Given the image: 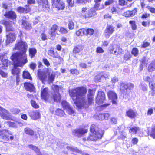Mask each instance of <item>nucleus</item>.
Returning a JSON list of instances; mask_svg holds the SVG:
<instances>
[{
    "mask_svg": "<svg viewBox=\"0 0 155 155\" xmlns=\"http://www.w3.org/2000/svg\"><path fill=\"white\" fill-rule=\"evenodd\" d=\"M87 88L84 87H78L69 91V94L74 104L79 108H87L92 103L94 92L89 89L87 95V100L86 97Z\"/></svg>",
    "mask_w": 155,
    "mask_h": 155,
    "instance_id": "f257e3e1",
    "label": "nucleus"
},
{
    "mask_svg": "<svg viewBox=\"0 0 155 155\" xmlns=\"http://www.w3.org/2000/svg\"><path fill=\"white\" fill-rule=\"evenodd\" d=\"M27 48V45L25 42L21 41L15 44L14 49L21 50L22 52H16L13 54L11 57L14 66V68L12 71L13 74L18 75L20 72L19 69L16 67H22L28 62L26 54Z\"/></svg>",
    "mask_w": 155,
    "mask_h": 155,
    "instance_id": "f03ea898",
    "label": "nucleus"
},
{
    "mask_svg": "<svg viewBox=\"0 0 155 155\" xmlns=\"http://www.w3.org/2000/svg\"><path fill=\"white\" fill-rule=\"evenodd\" d=\"M102 134L99 131H96L95 126L93 124L90 127V134L87 138L88 140L95 141L101 139L102 136Z\"/></svg>",
    "mask_w": 155,
    "mask_h": 155,
    "instance_id": "7ed1b4c3",
    "label": "nucleus"
},
{
    "mask_svg": "<svg viewBox=\"0 0 155 155\" xmlns=\"http://www.w3.org/2000/svg\"><path fill=\"white\" fill-rule=\"evenodd\" d=\"M95 13L94 9L91 8L88 9L86 7H83L81 9V15L85 18L92 17Z\"/></svg>",
    "mask_w": 155,
    "mask_h": 155,
    "instance_id": "20e7f679",
    "label": "nucleus"
},
{
    "mask_svg": "<svg viewBox=\"0 0 155 155\" xmlns=\"http://www.w3.org/2000/svg\"><path fill=\"white\" fill-rule=\"evenodd\" d=\"M109 49L111 53L117 55H120L124 52V50L116 45L110 47Z\"/></svg>",
    "mask_w": 155,
    "mask_h": 155,
    "instance_id": "39448f33",
    "label": "nucleus"
},
{
    "mask_svg": "<svg viewBox=\"0 0 155 155\" xmlns=\"http://www.w3.org/2000/svg\"><path fill=\"white\" fill-rule=\"evenodd\" d=\"M61 87L58 86L56 85H53L52 86V88L54 92L56 93L53 94L52 98L54 101L55 102H58L61 99V97L59 93H58V91L59 88H61Z\"/></svg>",
    "mask_w": 155,
    "mask_h": 155,
    "instance_id": "423d86ee",
    "label": "nucleus"
},
{
    "mask_svg": "<svg viewBox=\"0 0 155 155\" xmlns=\"http://www.w3.org/2000/svg\"><path fill=\"white\" fill-rule=\"evenodd\" d=\"M52 6L58 10H63L65 8L64 3L61 0H51Z\"/></svg>",
    "mask_w": 155,
    "mask_h": 155,
    "instance_id": "0eeeda50",
    "label": "nucleus"
},
{
    "mask_svg": "<svg viewBox=\"0 0 155 155\" xmlns=\"http://www.w3.org/2000/svg\"><path fill=\"white\" fill-rule=\"evenodd\" d=\"M61 105L63 108L66 110L67 113L70 115H74V111L70 106L68 103L65 101H63L61 103Z\"/></svg>",
    "mask_w": 155,
    "mask_h": 155,
    "instance_id": "6e6552de",
    "label": "nucleus"
},
{
    "mask_svg": "<svg viewBox=\"0 0 155 155\" xmlns=\"http://www.w3.org/2000/svg\"><path fill=\"white\" fill-rule=\"evenodd\" d=\"M8 111L0 106V116L4 119L7 120H10L11 117Z\"/></svg>",
    "mask_w": 155,
    "mask_h": 155,
    "instance_id": "1a4fd4ad",
    "label": "nucleus"
},
{
    "mask_svg": "<svg viewBox=\"0 0 155 155\" xmlns=\"http://www.w3.org/2000/svg\"><path fill=\"white\" fill-rule=\"evenodd\" d=\"M115 31V28L113 26L108 25L104 31V35L107 38H109Z\"/></svg>",
    "mask_w": 155,
    "mask_h": 155,
    "instance_id": "9d476101",
    "label": "nucleus"
},
{
    "mask_svg": "<svg viewBox=\"0 0 155 155\" xmlns=\"http://www.w3.org/2000/svg\"><path fill=\"white\" fill-rule=\"evenodd\" d=\"M105 98L104 93L102 91H99L96 100V102L100 104L102 103Z\"/></svg>",
    "mask_w": 155,
    "mask_h": 155,
    "instance_id": "9b49d317",
    "label": "nucleus"
},
{
    "mask_svg": "<svg viewBox=\"0 0 155 155\" xmlns=\"http://www.w3.org/2000/svg\"><path fill=\"white\" fill-rule=\"evenodd\" d=\"M107 95L108 98L112 100L113 104H116V102L115 100L117 98V96L116 94L113 91H109L107 93Z\"/></svg>",
    "mask_w": 155,
    "mask_h": 155,
    "instance_id": "f8f14e48",
    "label": "nucleus"
},
{
    "mask_svg": "<svg viewBox=\"0 0 155 155\" xmlns=\"http://www.w3.org/2000/svg\"><path fill=\"white\" fill-rule=\"evenodd\" d=\"M54 107H51L50 108V110L52 113L58 116L62 117H64L65 115V114L64 111L61 109L59 108L57 109L55 111L54 113Z\"/></svg>",
    "mask_w": 155,
    "mask_h": 155,
    "instance_id": "ddd939ff",
    "label": "nucleus"
},
{
    "mask_svg": "<svg viewBox=\"0 0 155 155\" xmlns=\"http://www.w3.org/2000/svg\"><path fill=\"white\" fill-rule=\"evenodd\" d=\"M58 28V26L56 25H53L51 28L49 34L50 35V38L53 40L56 36V33L55 32Z\"/></svg>",
    "mask_w": 155,
    "mask_h": 155,
    "instance_id": "4468645a",
    "label": "nucleus"
},
{
    "mask_svg": "<svg viewBox=\"0 0 155 155\" xmlns=\"http://www.w3.org/2000/svg\"><path fill=\"white\" fill-rule=\"evenodd\" d=\"M48 90L47 88H45L43 89L41 88V98L45 101H47L49 98Z\"/></svg>",
    "mask_w": 155,
    "mask_h": 155,
    "instance_id": "2eb2a0df",
    "label": "nucleus"
},
{
    "mask_svg": "<svg viewBox=\"0 0 155 155\" xmlns=\"http://www.w3.org/2000/svg\"><path fill=\"white\" fill-rule=\"evenodd\" d=\"M30 116L31 118L34 120H37L40 117V113L38 110L30 112Z\"/></svg>",
    "mask_w": 155,
    "mask_h": 155,
    "instance_id": "dca6fc26",
    "label": "nucleus"
},
{
    "mask_svg": "<svg viewBox=\"0 0 155 155\" xmlns=\"http://www.w3.org/2000/svg\"><path fill=\"white\" fill-rule=\"evenodd\" d=\"M25 89L28 91L30 92H33L35 91V88L34 85L28 82L25 83L24 84Z\"/></svg>",
    "mask_w": 155,
    "mask_h": 155,
    "instance_id": "f3484780",
    "label": "nucleus"
},
{
    "mask_svg": "<svg viewBox=\"0 0 155 155\" xmlns=\"http://www.w3.org/2000/svg\"><path fill=\"white\" fill-rule=\"evenodd\" d=\"M37 2L40 6L47 9L49 8V5L48 4V0H37Z\"/></svg>",
    "mask_w": 155,
    "mask_h": 155,
    "instance_id": "a211bd4d",
    "label": "nucleus"
},
{
    "mask_svg": "<svg viewBox=\"0 0 155 155\" xmlns=\"http://www.w3.org/2000/svg\"><path fill=\"white\" fill-rule=\"evenodd\" d=\"M4 15L6 17L13 19H15L16 18V15L13 11H11L6 12Z\"/></svg>",
    "mask_w": 155,
    "mask_h": 155,
    "instance_id": "6ab92c4d",
    "label": "nucleus"
},
{
    "mask_svg": "<svg viewBox=\"0 0 155 155\" xmlns=\"http://www.w3.org/2000/svg\"><path fill=\"white\" fill-rule=\"evenodd\" d=\"M15 39V35L14 34L10 33L9 34L7 35V43L12 42Z\"/></svg>",
    "mask_w": 155,
    "mask_h": 155,
    "instance_id": "aec40b11",
    "label": "nucleus"
},
{
    "mask_svg": "<svg viewBox=\"0 0 155 155\" xmlns=\"http://www.w3.org/2000/svg\"><path fill=\"white\" fill-rule=\"evenodd\" d=\"M137 115V113L131 109L128 110L126 112V115L130 118H134Z\"/></svg>",
    "mask_w": 155,
    "mask_h": 155,
    "instance_id": "412c9836",
    "label": "nucleus"
},
{
    "mask_svg": "<svg viewBox=\"0 0 155 155\" xmlns=\"http://www.w3.org/2000/svg\"><path fill=\"white\" fill-rule=\"evenodd\" d=\"M87 129H76L74 131V134L76 136L81 135L87 133Z\"/></svg>",
    "mask_w": 155,
    "mask_h": 155,
    "instance_id": "4be33fe9",
    "label": "nucleus"
},
{
    "mask_svg": "<svg viewBox=\"0 0 155 155\" xmlns=\"http://www.w3.org/2000/svg\"><path fill=\"white\" fill-rule=\"evenodd\" d=\"M6 27V30L7 31H13L14 30L13 28V24H12L11 21H6L5 23Z\"/></svg>",
    "mask_w": 155,
    "mask_h": 155,
    "instance_id": "5701e85b",
    "label": "nucleus"
},
{
    "mask_svg": "<svg viewBox=\"0 0 155 155\" xmlns=\"http://www.w3.org/2000/svg\"><path fill=\"white\" fill-rule=\"evenodd\" d=\"M8 134H10V133L8 130L4 129L0 131V136H2L3 137H6L5 139L7 140H8V138L7 137Z\"/></svg>",
    "mask_w": 155,
    "mask_h": 155,
    "instance_id": "b1692460",
    "label": "nucleus"
},
{
    "mask_svg": "<svg viewBox=\"0 0 155 155\" xmlns=\"http://www.w3.org/2000/svg\"><path fill=\"white\" fill-rule=\"evenodd\" d=\"M39 78L42 81V82L44 83V81L47 79V76L46 74L43 72H39L38 74Z\"/></svg>",
    "mask_w": 155,
    "mask_h": 155,
    "instance_id": "393cba45",
    "label": "nucleus"
},
{
    "mask_svg": "<svg viewBox=\"0 0 155 155\" xmlns=\"http://www.w3.org/2000/svg\"><path fill=\"white\" fill-rule=\"evenodd\" d=\"M25 19V17H23L22 19V24L25 27V28L27 29L31 28V25L26 21L24 19Z\"/></svg>",
    "mask_w": 155,
    "mask_h": 155,
    "instance_id": "a878e982",
    "label": "nucleus"
},
{
    "mask_svg": "<svg viewBox=\"0 0 155 155\" xmlns=\"http://www.w3.org/2000/svg\"><path fill=\"white\" fill-rule=\"evenodd\" d=\"M29 56L31 58L34 57L37 53V50L34 48H30L29 49Z\"/></svg>",
    "mask_w": 155,
    "mask_h": 155,
    "instance_id": "bb28decb",
    "label": "nucleus"
},
{
    "mask_svg": "<svg viewBox=\"0 0 155 155\" xmlns=\"http://www.w3.org/2000/svg\"><path fill=\"white\" fill-rule=\"evenodd\" d=\"M30 148L34 150L37 153L38 155H41V153L39 152L40 150L37 147L34 146L32 145H31L29 146Z\"/></svg>",
    "mask_w": 155,
    "mask_h": 155,
    "instance_id": "cd10ccee",
    "label": "nucleus"
},
{
    "mask_svg": "<svg viewBox=\"0 0 155 155\" xmlns=\"http://www.w3.org/2000/svg\"><path fill=\"white\" fill-rule=\"evenodd\" d=\"M22 76L24 78L28 79L31 80L32 79L30 74L28 71H24L23 72Z\"/></svg>",
    "mask_w": 155,
    "mask_h": 155,
    "instance_id": "c85d7f7f",
    "label": "nucleus"
},
{
    "mask_svg": "<svg viewBox=\"0 0 155 155\" xmlns=\"http://www.w3.org/2000/svg\"><path fill=\"white\" fill-rule=\"evenodd\" d=\"M140 128L138 127H134L130 128L129 130V132L132 133L133 134H136L140 130Z\"/></svg>",
    "mask_w": 155,
    "mask_h": 155,
    "instance_id": "c756f323",
    "label": "nucleus"
},
{
    "mask_svg": "<svg viewBox=\"0 0 155 155\" xmlns=\"http://www.w3.org/2000/svg\"><path fill=\"white\" fill-rule=\"evenodd\" d=\"M48 53L49 56L54 58H57L58 56V54L57 53H55L53 50H50L48 51Z\"/></svg>",
    "mask_w": 155,
    "mask_h": 155,
    "instance_id": "7c9ffc66",
    "label": "nucleus"
},
{
    "mask_svg": "<svg viewBox=\"0 0 155 155\" xmlns=\"http://www.w3.org/2000/svg\"><path fill=\"white\" fill-rule=\"evenodd\" d=\"M139 87L143 91H145L147 90V86L146 84L143 82H142L140 84Z\"/></svg>",
    "mask_w": 155,
    "mask_h": 155,
    "instance_id": "2f4dec72",
    "label": "nucleus"
},
{
    "mask_svg": "<svg viewBox=\"0 0 155 155\" xmlns=\"http://www.w3.org/2000/svg\"><path fill=\"white\" fill-rule=\"evenodd\" d=\"M86 29H81L79 30L76 32V34L77 35H83L85 34Z\"/></svg>",
    "mask_w": 155,
    "mask_h": 155,
    "instance_id": "473e14b6",
    "label": "nucleus"
},
{
    "mask_svg": "<svg viewBox=\"0 0 155 155\" xmlns=\"http://www.w3.org/2000/svg\"><path fill=\"white\" fill-rule=\"evenodd\" d=\"M25 132L28 134L32 135L34 134V132L32 130L29 128H26L25 129Z\"/></svg>",
    "mask_w": 155,
    "mask_h": 155,
    "instance_id": "72a5a7b5",
    "label": "nucleus"
},
{
    "mask_svg": "<svg viewBox=\"0 0 155 155\" xmlns=\"http://www.w3.org/2000/svg\"><path fill=\"white\" fill-rule=\"evenodd\" d=\"M6 123L10 127H16L18 124V123L17 122L7 121Z\"/></svg>",
    "mask_w": 155,
    "mask_h": 155,
    "instance_id": "f704fd0d",
    "label": "nucleus"
},
{
    "mask_svg": "<svg viewBox=\"0 0 155 155\" xmlns=\"http://www.w3.org/2000/svg\"><path fill=\"white\" fill-rule=\"evenodd\" d=\"M120 90L123 91H125L128 89L127 84L122 83L120 85Z\"/></svg>",
    "mask_w": 155,
    "mask_h": 155,
    "instance_id": "c9c22d12",
    "label": "nucleus"
},
{
    "mask_svg": "<svg viewBox=\"0 0 155 155\" xmlns=\"http://www.w3.org/2000/svg\"><path fill=\"white\" fill-rule=\"evenodd\" d=\"M82 47L81 46H78L74 48L73 51L74 53H76L80 52L82 51Z\"/></svg>",
    "mask_w": 155,
    "mask_h": 155,
    "instance_id": "e433bc0d",
    "label": "nucleus"
},
{
    "mask_svg": "<svg viewBox=\"0 0 155 155\" xmlns=\"http://www.w3.org/2000/svg\"><path fill=\"white\" fill-rule=\"evenodd\" d=\"M155 69V65L153 62L151 63L148 67V70L149 71L151 72Z\"/></svg>",
    "mask_w": 155,
    "mask_h": 155,
    "instance_id": "4c0bfd02",
    "label": "nucleus"
},
{
    "mask_svg": "<svg viewBox=\"0 0 155 155\" xmlns=\"http://www.w3.org/2000/svg\"><path fill=\"white\" fill-rule=\"evenodd\" d=\"M131 55L129 52H127L124 55V59L127 61L129 60L131 57Z\"/></svg>",
    "mask_w": 155,
    "mask_h": 155,
    "instance_id": "58836bf2",
    "label": "nucleus"
},
{
    "mask_svg": "<svg viewBox=\"0 0 155 155\" xmlns=\"http://www.w3.org/2000/svg\"><path fill=\"white\" fill-rule=\"evenodd\" d=\"M139 51L137 48H134L133 49L131 53L134 56H137L138 54Z\"/></svg>",
    "mask_w": 155,
    "mask_h": 155,
    "instance_id": "ea45409f",
    "label": "nucleus"
},
{
    "mask_svg": "<svg viewBox=\"0 0 155 155\" xmlns=\"http://www.w3.org/2000/svg\"><path fill=\"white\" fill-rule=\"evenodd\" d=\"M55 77V74L54 72H52L51 75H49L48 77V79L51 82H52Z\"/></svg>",
    "mask_w": 155,
    "mask_h": 155,
    "instance_id": "a19ab883",
    "label": "nucleus"
},
{
    "mask_svg": "<svg viewBox=\"0 0 155 155\" xmlns=\"http://www.w3.org/2000/svg\"><path fill=\"white\" fill-rule=\"evenodd\" d=\"M129 23L131 25L133 30H135L137 29V26L135 21H129Z\"/></svg>",
    "mask_w": 155,
    "mask_h": 155,
    "instance_id": "79ce46f5",
    "label": "nucleus"
},
{
    "mask_svg": "<svg viewBox=\"0 0 155 155\" xmlns=\"http://www.w3.org/2000/svg\"><path fill=\"white\" fill-rule=\"evenodd\" d=\"M94 32V30L92 29H86L85 34L87 35H92Z\"/></svg>",
    "mask_w": 155,
    "mask_h": 155,
    "instance_id": "37998d69",
    "label": "nucleus"
},
{
    "mask_svg": "<svg viewBox=\"0 0 155 155\" xmlns=\"http://www.w3.org/2000/svg\"><path fill=\"white\" fill-rule=\"evenodd\" d=\"M149 85L150 88L152 90L154 91L155 90V83L152 81L150 82H149Z\"/></svg>",
    "mask_w": 155,
    "mask_h": 155,
    "instance_id": "c03bdc74",
    "label": "nucleus"
},
{
    "mask_svg": "<svg viewBox=\"0 0 155 155\" xmlns=\"http://www.w3.org/2000/svg\"><path fill=\"white\" fill-rule=\"evenodd\" d=\"M101 78H102V75L101 73L94 77V80L95 81H99Z\"/></svg>",
    "mask_w": 155,
    "mask_h": 155,
    "instance_id": "a18cd8bd",
    "label": "nucleus"
},
{
    "mask_svg": "<svg viewBox=\"0 0 155 155\" xmlns=\"http://www.w3.org/2000/svg\"><path fill=\"white\" fill-rule=\"evenodd\" d=\"M96 52L97 53H104V51L101 47H98L96 49Z\"/></svg>",
    "mask_w": 155,
    "mask_h": 155,
    "instance_id": "49530a36",
    "label": "nucleus"
},
{
    "mask_svg": "<svg viewBox=\"0 0 155 155\" xmlns=\"http://www.w3.org/2000/svg\"><path fill=\"white\" fill-rule=\"evenodd\" d=\"M31 104L32 106L35 108H38L39 107L38 105L37 104L35 101L33 100H31Z\"/></svg>",
    "mask_w": 155,
    "mask_h": 155,
    "instance_id": "de8ad7c7",
    "label": "nucleus"
},
{
    "mask_svg": "<svg viewBox=\"0 0 155 155\" xmlns=\"http://www.w3.org/2000/svg\"><path fill=\"white\" fill-rule=\"evenodd\" d=\"M74 24L72 21H69L68 24V26L70 29H72L74 27Z\"/></svg>",
    "mask_w": 155,
    "mask_h": 155,
    "instance_id": "09e8293b",
    "label": "nucleus"
},
{
    "mask_svg": "<svg viewBox=\"0 0 155 155\" xmlns=\"http://www.w3.org/2000/svg\"><path fill=\"white\" fill-rule=\"evenodd\" d=\"M150 135L153 138H155V126L152 128Z\"/></svg>",
    "mask_w": 155,
    "mask_h": 155,
    "instance_id": "8fccbe9b",
    "label": "nucleus"
},
{
    "mask_svg": "<svg viewBox=\"0 0 155 155\" xmlns=\"http://www.w3.org/2000/svg\"><path fill=\"white\" fill-rule=\"evenodd\" d=\"M17 11L20 13H25V8L23 7H19L17 9Z\"/></svg>",
    "mask_w": 155,
    "mask_h": 155,
    "instance_id": "3c124183",
    "label": "nucleus"
},
{
    "mask_svg": "<svg viewBox=\"0 0 155 155\" xmlns=\"http://www.w3.org/2000/svg\"><path fill=\"white\" fill-rule=\"evenodd\" d=\"M36 64L35 63H31L29 65V67L31 69L33 70H35L36 67Z\"/></svg>",
    "mask_w": 155,
    "mask_h": 155,
    "instance_id": "603ef678",
    "label": "nucleus"
},
{
    "mask_svg": "<svg viewBox=\"0 0 155 155\" xmlns=\"http://www.w3.org/2000/svg\"><path fill=\"white\" fill-rule=\"evenodd\" d=\"M143 79L144 80L149 83L152 81H151V79L148 76H144L143 77Z\"/></svg>",
    "mask_w": 155,
    "mask_h": 155,
    "instance_id": "864d4df0",
    "label": "nucleus"
},
{
    "mask_svg": "<svg viewBox=\"0 0 155 155\" xmlns=\"http://www.w3.org/2000/svg\"><path fill=\"white\" fill-rule=\"evenodd\" d=\"M20 111V110L19 109L16 108L13 109L12 110V113L14 114H18Z\"/></svg>",
    "mask_w": 155,
    "mask_h": 155,
    "instance_id": "5fc2aeb1",
    "label": "nucleus"
},
{
    "mask_svg": "<svg viewBox=\"0 0 155 155\" xmlns=\"http://www.w3.org/2000/svg\"><path fill=\"white\" fill-rule=\"evenodd\" d=\"M147 8L149 10L151 13H155V8L153 7H152L149 6H148L147 7Z\"/></svg>",
    "mask_w": 155,
    "mask_h": 155,
    "instance_id": "6e6d98bb",
    "label": "nucleus"
},
{
    "mask_svg": "<svg viewBox=\"0 0 155 155\" xmlns=\"http://www.w3.org/2000/svg\"><path fill=\"white\" fill-rule=\"evenodd\" d=\"M104 114H99L97 116L98 118L97 119L99 120H104Z\"/></svg>",
    "mask_w": 155,
    "mask_h": 155,
    "instance_id": "4d7b16f0",
    "label": "nucleus"
},
{
    "mask_svg": "<svg viewBox=\"0 0 155 155\" xmlns=\"http://www.w3.org/2000/svg\"><path fill=\"white\" fill-rule=\"evenodd\" d=\"M0 74L3 78H6L8 76V74L7 73L2 71L0 69Z\"/></svg>",
    "mask_w": 155,
    "mask_h": 155,
    "instance_id": "13d9d810",
    "label": "nucleus"
},
{
    "mask_svg": "<svg viewBox=\"0 0 155 155\" xmlns=\"http://www.w3.org/2000/svg\"><path fill=\"white\" fill-rule=\"evenodd\" d=\"M43 61L45 64L47 66H48L50 65V63L47 59L44 58L43 59Z\"/></svg>",
    "mask_w": 155,
    "mask_h": 155,
    "instance_id": "bf43d9fd",
    "label": "nucleus"
},
{
    "mask_svg": "<svg viewBox=\"0 0 155 155\" xmlns=\"http://www.w3.org/2000/svg\"><path fill=\"white\" fill-rule=\"evenodd\" d=\"M123 15L126 17H129L131 16L130 11H127L123 13Z\"/></svg>",
    "mask_w": 155,
    "mask_h": 155,
    "instance_id": "052dcab7",
    "label": "nucleus"
},
{
    "mask_svg": "<svg viewBox=\"0 0 155 155\" xmlns=\"http://www.w3.org/2000/svg\"><path fill=\"white\" fill-rule=\"evenodd\" d=\"M131 15V16L132 17L135 15L137 12V10L136 9H134L132 11H130Z\"/></svg>",
    "mask_w": 155,
    "mask_h": 155,
    "instance_id": "680f3d73",
    "label": "nucleus"
},
{
    "mask_svg": "<svg viewBox=\"0 0 155 155\" xmlns=\"http://www.w3.org/2000/svg\"><path fill=\"white\" fill-rule=\"evenodd\" d=\"M114 2V0H107L105 3V5L106 6L109 5Z\"/></svg>",
    "mask_w": 155,
    "mask_h": 155,
    "instance_id": "e2e57ef3",
    "label": "nucleus"
},
{
    "mask_svg": "<svg viewBox=\"0 0 155 155\" xmlns=\"http://www.w3.org/2000/svg\"><path fill=\"white\" fill-rule=\"evenodd\" d=\"M60 32H61L62 34H65L67 32V30L63 28H61L59 30Z\"/></svg>",
    "mask_w": 155,
    "mask_h": 155,
    "instance_id": "0e129e2a",
    "label": "nucleus"
},
{
    "mask_svg": "<svg viewBox=\"0 0 155 155\" xmlns=\"http://www.w3.org/2000/svg\"><path fill=\"white\" fill-rule=\"evenodd\" d=\"M127 84L128 87V88L129 89H131L134 88V85L133 84L129 83Z\"/></svg>",
    "mask_w": 155,
    "mask_h": 155,
    "instance_id": "69168bd1",
    "label": "nucleus"
},
{
    "mask_svg": "<svg viewBox=\"0 0 155 155\" xmlns=\"http://www.w3.org/2000/svg\"><path fill=\"white\" fill-rule=\"evenodd\" d=\"M125 2L124 0H119V4L122 6H124L125 5Z\"/></svg>",
    "mask_w": 155,
    "mask_h": 155,
    "instance_id": "338daca9",
    "label": "nucleus"
},
{
    "mask_svg": "<svg viewBox=\"0 0 155 155\" xmlns=\"http://www.w3.org/2000/svg\"><path fill=\"white\" fill-rule=\"evenodd\" d=\"M118 79L117 77H115L112 78L111 79V82L113 84L115 83L116 82L118 81Z\"/></svg>",
    "mask_w": 155,
    "mask_h": 155,
    "instance_id": "774afa93",
    "label": "nucleus"
}]
</instances>
